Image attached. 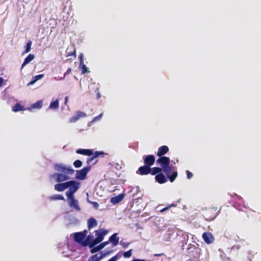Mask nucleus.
Instances as JSON below:
<instances>
[{"instance_id":"nucleus-23","label":"nucleus","mask_w":261,"mask_h":261,"mask_svg":"<svg viewBox=\"0 0 261 261\" xmlns=\"http://www.w3.org/2000/svg\"><path fill=\"white\" fill-rule=\"evenodd\" d=\"M188 250L189 251V253L195 252L196 254H199L201 251V249L196 247L194 245L190 244Z\"/></svg>"},{"instance_id":"nucleus-6","label":"nucleus","mask_w":261,"mask_h":261,"mask_svg":"<svg viewBox=\"0 0 261 261\" xmlns=\"http://www.w3.org/2000/svg\"><path fill=\"white\" fill-rule=\"evenodd\" d=\"M91 166H88L84 167L80 170H77L75 178L80 180H84L86 178L88 172L90 170Z\"/></svg>"},{"instance_id":"nucleus-12","label":"nucleus","mask_w":261,"mask_h":261,"mask_svg":"<svg viewBox=\"0 0 261 261\" xmlns=\"http://www.w3.org/2000/svg\"><path fill=\"white\" fill-rule=\"evenodd\" d=\"M156 162L162 167V169L170 165V159L165 156H160Z\"/></svg>"},{"instance_id":"nucleus-10","label":"nucleus","mask_w":261,"mask_h":261,"mask_svg":"<svg viewBox=\"0 0 261 261\" xmlns=\"http://www.w3.org/2000/svg\"><path fill=\"white\" fill-rule=\"evenodd\" d=\"M68 175V174L64 173H54L50 175V178H56V180L57 182H61L68 180L70 178Z\"/></svg>"},{"instance_id":"nucleus-29","label":"nucleus","mask_w":261,"mask_h":261,"mask_svg":"<svg viewBox=\"0 0 261 261\" xmlns=\"http://www.w3.org/2000/svg\"><path fill=\"white\" fill-rule=\"evenodd\" d=\"M42 107V101L38 100L35 103H33L32 106V108L33 109H40Z\"/></svg>"},{"instance_id":"nucleus-18","label":"nucleus","mask_w":261,"mask_h":261,"mask_svg":"<svg viewBox=\"0 0 261 261\" xmlns=\"http://www.w3.org/2000/svg\"><path fill=\"white\" fill-rule=\"evenodd\" d=\"M155 180L160 184H164L167 181L165 176L162 172H160L159 174L155 175Z\"/></svg>"},{"instance_id":"nucleus-36","label":"nucleus","mask_w":261,"mask_h":261,"mask_svg":"<svg viewBox=\"0 0 261 261\" xmlns=\"http://www.w3.org/2000/svg\"><path fill=\"white\" fill-rule=\"evenodd\" d=\"M78 120H79V118L75 114V115L73 116L71 118L69 119V122L70 123H74L76 122Z\"/></svg>"},{"instance_id":"nucleus-26","label":"nucleus","mask_w":261,"mask_h":261,"mask_svg":"<svg viewBox=\"0 0 261 261\" xmlns=\"http://www.w3.org/2000/svg\"><path fill=\"white\" fill-rule=\"evenodd\" d=\"M59 106V101L57 99L50 102L48 108L53 110H57L58 109Z\"/></svg>"},{"instance_id":"nucleus-28","label":"nucleus","mask_w":261,"mask_h":261,"mask_svg":"<svg viewBox=\"0 0 261 261\" xmlns=\"http://www.w3.org/2000/svg\"><path fill=\"white\" fill-rule=\"evenodd\" d=\"M50 200H65L64 197L61 195H54L49 197Z\"/></svg>"},{"instance_id":"nucleus-13","label":"nucleus","mask_w":261,"mask_h":261,"mask_svg":"<svg viewBox=\"0 0 261 261\" xmlns=\"http://www.w3.org/2000/svg\"><path fill=\"white\" fill-rule=\"evenodd\" d=\"M150 167L146 165L140 166L136 171V174L140 175H145L150 173Z\"/></svg>"},{"instance_id":"nucleus-41","label":"nucleus","mask_w":261,"mask_h":261,"mask_svg":"<svg viewBox=\"0 0 261 261\" xmlns=\"http://www.w3.org/2000/svg\"><path fill=\"white\" fill-rule=\"evenodd\" d=\"M109 244V241H107L104 242H102L99 245V246L100 247V249H102L104 247H105L106 245H108Z\"/></svg>"},{"instance_id":"nucleus-24","label":"nucleus","mask_w":261,"mask_h":261,"mask_svg":"<svg viewBox=\"0 0 261 261\" xmlns=\"http://www.w3.org/2000/svg\"><path fill=\"white\" fill-rule=\"evenodd\" d=\"M163 171L162 168L161 167H155L153 168L150 167V174L152 175H157L158 174H159L160 172H162Z\"/></svg>"},{"instance_id":"nucleus-30","label":"nucleus","mask_w":261,"mask_h":261,"mask_svg":"<svg viewBox=\"0 0 261 261\" xmlns=\"http://www.w3.org/2000/svg\"><path fill=\"white\" fill-rule=\"evenodd\" d=\"M32 44V41L31 40H29L27 42V44H26V45L25 46V50L23 53V54H27V53H29L30 51V50L31 49Z\"/></svg>"},{"instance_id":"nucleus-34","label":"nucleus","mask_w":261,"mask_h":261,"mask_svg":"<svg viewBox=\"0 0 261 261\" xmlns=\"http://www.w3.org/2000/svg\"><path fill=\"white\" fill-rule=\"evenodd\" d=\"M73 165L75 168H80L82 165V162L81 160H77L74 162Z\"/></svg>"},{"instance_id":"nucleus-48","label":"nucleus","mask_w":261,"mask_h":261,"mask_svg":"<svg viewBox=\"0 0 261 261\" xmlns=\"http://www.w3.org/2000/svg\"><path fill=\"white\" fill-rule=\"evenodd\" d=\"M121 244L124 247H126L128 245L129 243H121Z\"/></svg>"},{"instance_id":"nucleus-11","label":"nucleus","mask_w":261,"mask_h":261,"mask_svg":"<svg viewBox=\"0 0 261 261\" xmlns=\"http://www.w3.org/2000/svg\"><path fill=\"white\" fill-rule=\"evenodd\" d=\"M144 165L150 167L152 166L155 162V157L153 155H144L143 156Z\"/></svg>"},{"instance_id":"nucleus-45","label":"nucleus","mask_w":261,"mask_h":261,"mask_svg":"<svg viewBox=\"0 0 261 261\" xmlns=\"http://www.w3.org/2000/svg\"><path fill=\"white\" fill-rule=\"evenodd\" d=\"M71 68H68V69L67 70L66 72L65 73L62 79H63L64 78H65L66 75L67 74L70 73L71 72Z\"/></svg>"},{"instance_id":"nucleus-17","label":"nucleus","mask_w":261,"mask_h":261,"mask_svg":"<svg viewBox=\"0 0 261 261\" xmlns=\"http://www.w3.org/2000/svg\"><path fill=\"white\" fill-rule=\"evenodd\" d=\"M169 151V148L166 145L160 147L158 150L156 155L158 156H163L164 154Z\"/></svg>"},{"instance_id":"nucleus-19","label":"nucleus","mask_w":261,"mask_h":261,"mask_svg":"<svg viewBox=\"0 0 261 261\" xmlns=\"http://www.w3.org/2000/svg\"><path fill=\"white\" fill-rule=\"evenodd\" d=\"M119 239L117 237V233H115L112 234L110 238L108 241L111 242L114 246H116L119 243Z\"/></svg>"},{"instance_id":"nucleus-53","label":"nucleus","mask_w":261,"mask_h":261,"mask_svg":"<svg viewBox=\"0 0 261 261\" xmlns=\"http://www.w3.org/2000/svg\"><path fill=\"white\" fill-rule=\"evenodd\" d=\"M164 212H165V211L164 210V208L161 209V210H160V212L161 213H163Z\"/></svg>"},{"instance_id":"nucleus-9","label":"nucleus","mask_w":261,"mask_h":261,"mask_svg":"<svg viewBox=\"0 0 261 261\" xmlns=\"http://www.w3.org/2000/svg\"><path fill=\"white\" fill-rule=\"evenodd\" d=\"M87 231L85 230L83 232H76L74 234V241L78 243L81 244L83 245V242L84 241L86 237Z\"/></svg>"},{"instance_id":"nucleus-27","label":"nucleus","mask_w":261,"mask_h":261,"mask_svg":"<svg viewBox=\"0 0 261 261\" xmlns=\"http://www.w3.org/2000/svg\"><path fill=\"white\" fill-rule=\"evenodd\" d=\"M105 255V254H101L100 255H98V254H95L91 256V261H99Z\"/></svg>"},{"instance_id":"nucleus-47","label":"nucleus","mask_w":261,"mask_h":261,"mask_svg":"<svg viewBox=\"0 0 261 261\" xmlns=\"http://www.w3.org/2000/svg\"><path fill=\"white\" fill-rule=\"evenodd\" d=\"M117 255H115V256L112 257L111 258H110L108 261H116L117 259Z\"/></svg>"},{"instance_id":"nucleus-38","label":"nucleus","mask_w":261,"mask_h":261,"mask_svg":"<svg viewBox=\"0 0 261 261\" xmlns=\"http://www.w3.org/2000/svg\"><path fill=\"white\" fill-rule=\"evenodd\" d=\"M88 202L91 203L93 206L94 207V208L97 210L99 207V204L95 201H90L89 200H88Z\"/></svg>"},{"instance_id":"nucleus-32","label":"nucleus","mask_w":261,"mask_h":261,"mask_svg":"<svg viewBox=\"0 0 261 261\" xmlns=\"http://www.w3.org/2000/svg\"><path fill=\"white\" fill-rule=\"evenodd\" d=\"M80 68L81 70L82 73L83 74L87 73L89 72L88 68L83 63V64H80Z\"/></svg>"},{"instance_id":"nucleus-2","label":"nucleus","mask_w":261,"mask_h":261,"mask_svg":"<svg viewBox=\"0 0 261 261\" xmlns=\"http://www.w3.org/2000/svg\"><path fill=\"white\" fill-rule=\"evenodd\" d=\"M76 153L84 155H88L89 157L87 159L86 163L87 165H94L98 162L96 159L99 156H103L105 153L103 151H96L93 152L92 149H78L76 150Z\"/></svg>"},{"instance_id":"nucleus-40","label":"nucleus","mask_w":261,"mask_h":261,"mask_svg":"<svg viewBox=\"0 0 261 261\" xmlns=\"http://www.w3.org/2000/svg\"><path fill=\"white\" fill-rule=\"evenodd\" d=\"M102 116V114H100L98 116L95 117L92 120L91 122H94L99 120L101 118Z\"/></svg>"},{"instance_id":"nucleus-1","label":"nucleus","mask_w":261,"mask_h":261,"mask_svg":"<svg viewBox=\"0 0 261 261\" xmlns=\"http://www.w3.org/2000/svg\"><path fill=\"white\" fill-rule=\"evenodd\" d=\"M108 232L107 230L102 228L95 230L94 232L97 237L93 239V236L89 235L83 242V246H89L90 248H93L103 240L104 237L107 234Z\"/></svg>"},{"instance_id":"nucleus-4","label":"nucleus","mask_w":261,"mask_h":261,"mask_svg":"<svg viewBox=\"0 0 261 261\" xmlns=\"http://www.w3.org/2000/svg\"><path fill=\"white\" fill-rule=\"evenodd\" d=\"M163 171L167 175L170 182H173L177 176V172L171 165H168L163 169Z\"/></svg>"},{"instance_id":"nucleus-14","label":"nucleus","mask_w":261,"mask_h":261,"mask_svg":"<svg viewBox=\"0 0 261 261\" xmlns=\"http://www.w3.org/2000/svg\"><path fill=\"white\" fill-rule=\"evenodd\" d=\"M202 239L207 244L212 243L214 241V238L210 232H205L202 234Z\"/></svg>"},{"instance_id":"nucleus-52","label":"nucleus","mask_w":261,"mask_h":261,"mask_svg":"<svg viewBox=\"0 0 261 261\" xmlns=\"http://www.w3.org/2000/svg\"><path fill=\"white\" fill-rule=\"evenodd\" d=\"M234 195L237 197L238 199H240L242 198V197L240 196H239V195H237L236 194H234Z\"/></svg>"},{"instance_id":"nucleus-8","label":"nucleus","mask_w":261,"mask_h":261,"mask_svg":"<svg viewBox=\"0 0 261 261\" xmlns=\"http://www.w3.org/2000/svg\"><path fill=\"white\" fill-rule=\"evenodd\" d=\"M68 200V204L70 207L74 208L77 211H81V207L79 205L78 201L75 199L74 196H67Z\"/></svg>"},{"instance_id":"nucleus-5","label":"nucleus","mask_w":261,"mask_h":261,"mask_svg":"<svg viewBox=\"0 0 261 261\" xmlns=\"http://www.w3.org/2000/svg\"><path fill=\"white\" fill-rule=\"evenodd\" d=\"M68 182H69L68 188L69 189L66 192V195L67 196H74V193L79 189L80 184L75 180H70Z\"/></svg>"},{"instance_id":"nucleus-15","label":"nucleus","mask_w":261,"mask_h":261,"mask_svg":"<svg viewBox=\"0 0 261 261\" xmlns=\"http://www.w3.org/2000/svg\"><path fill=\"white\" fill-rule=\"evenodd\" d=\"M66 57H72L73 59L76 58V50L74 47L73 45L69 46L66 50Z\"/></svg>"},{"instance_id":"nucleus-50","label":"nucleus","mask_w":261,"mask_h":261,"mask_svg":"<svg viewBox=\"0 0 261 261\" xmlns=\"http://www.w3.org/2000/svg\"><path fill=\"white\" fill-rule=\"evenodd\" d=\"M68 100V96H66L65 98V105L67 104Z\"/></svg>"},{"instance_id":"nucleus-46","label":"nucleus","mask_w":261,"mask_h":261,"mask_svg":"<svg viewBox=\"0 0 261 261\" xmlns=\"http://www.w3.org/2000/svg\"><path fill=\"white\" fill-rule=\"evenodd\" d=\"M165 253H155V254H154L153 256H163V255H165Z\"/></svg>"},{"instance_id":"nucleus-43","label":"nucleus","mask_w":261,"mask_h":261,"mask_svg":"<svg viewBox=\"0 0 261 261\" xmlns=\"http://www.w3.org/2000/svg\"><path fill=\"white\" fill-rule=\"evenodd\" d=\"M175 206H176V204H175L172 203V204H170L169 206H166V207H165L164 208V210L166 211L167 210H168L170 207H175Z\"/></svg>"},{"instance_id":"nucleus-25","label":"nucleus","mask_w":261,"mask_h":261,"mask_svg":"<svg viewBox=\"0 0 261 261\" xmlns=\"http://www.w3.org/2000/svg\"><path fill=\"white\" fill-rule=\"evenodd\" d=\"M34 55L33 54H29L27 57L25 58L23 63L21 66V69L23 68V67L27 64H28L30 62L32 61L34 59Z\"/></svg>"},{"instance_id":"nucleus-51","label":"nucleus","mask_w":261,"mask_h":261,"mask_svg":"<svg viewBox=\"0 0 261 261\" xmlns=\"http://www.w3.org/2000/svg\"><path fill=\"white\" fill-rule=\"evenodd\" d=\"M132 261H146L145 259H134Z\"/></svg>"},{"instance_id":"nucleus-31","label":"nucleus","mask_w":261,"mask_h":261,"mask_svg":"<svg viewBox=\"0 0 261 261\" xmlns=\"http://www.w3.org/2000/svg\"><path fill=\"white\" fill-rule=\"evenodd\" d=\"M220 252V256L223 261H230L229 257H227L225 253L222 251L221 249H219Z\"/></svg>"},{"instance_id":"nucleus-44","label":"nucleus","mask_w":261,"mask_h":261,"mask_svg":"<svg viewBox=\"0 0 261 261\" xmlns=\"http://www.w3.org/2000/svg\"><path fill=\"white\" fill-rule=\"evenodd\" d=\"M187 178L190 179L193 176V174L189 171H187Z\"/></svg>"},{"instance_id":"nucleus-35","label":"nucleus","mask_w":261,"mask_h":261,"mask_svg":"<svg viewBox=\"0 0 261 261\" xmlns=\"http://www.w3.org/2000/svg\"><path fill=\"white\" fill-rule=\"evenodd\" d=\"M76 115L79 119L81 118L85 117L86 116V113L82 111H77L76 113Z\"/></svg>"},{"instance_id":"nucleus-33","label":"nucleus","mask_w":261,"mask_h":261,"mask_svg":"<svg viewBox=\"0 0 261 261\" xmlns=\"http://www.w3.org/2000/svg\"><path fill=\"white\" fill-rule=\"evenodd\" d=\"M43 76H44L43 74H38V75L35 76L33 77L34 80L32 81H31V82H30L29 84H31V85L33 84L37 81L41 79Z\"/></svg>"},{"instance_id":"nucleus-37","label":"nucleus","mask_w":261,"mask_h":261,"mask_svg":"<svg viewBox=\"0 0 261 261\" xmlns=\"http://www.w3.org/2000/svg\"><path fill=\"white\" fill-rule=\"evenodd\" d=\"M132 249H130L127 251L123 253V256L124 257L128 258L129 257L132 255Z\"/></svg>"},{"instance_id":"nucleus-21","label":"nucleus","mask_w":261,"mask_h":261,"mask_svg":"<svg viewBox=\"0 0 261 261\" xmlns=\"http://www.w3.org/2000/svg\"><path fill=\"white\" fill-rule=\"evenodd\" d=\"M88 227L89 230L93 228L97 225V222L94 218H90L88 220Z\"/></svg>"},{"instance_id":"nucleus-20","label":"nucleus","mask_w":261,"mask_h":261,"mask_svg":"<svg viewBox=\"0 0 261 261\" xmlns=\"http://www.w3.org/2000/svg\"><path fill=\"white\" fill-rule=\"evenodd\" d=\"M124 197V194H119L117 196L112 197L111 199V202L113 204H117L121 202L123 199Z\"/></svg>"},{"instance_id":"nucleus-42","label":"nucleus","mask_w":261,"mask_h":261,"mask_svg":"<svg viewBox=\"0 0 261 261\" xmlns=\"http://www.w3.org/2000/svg\"><path fill=\"white\" fill-rule=\"evenodd\" d=\"M79 59H80V64H83V63H84V56L82 54H81L80 55Z\"/></svg>"},{"instance_id":"nucleus-7","label":"nucleus","mask_w":261,"mask_h":261,"mask_svg":"<svg viewBox=\"0 0 261 261\" xmlns=\"http://www.w3.org/2000/svg\"><path fill=\"white\" fill-rule=\"evenodd\" d=\"M56 170L66 174H72L74 170L70 168H67L60 164H57L55 166Z\"/></svg>"},{"instance_id":"nucleus-39","label":"nucleus","mask_w":261,"mask_h":261,"mask_svg":"<svg viewBox=\"0 0 261 261\" xmlns=\"http://www.w3.org/2000/svg\"><path fill=\"white\" fill-rule=\"evenodd\" d=\"M100 250H101L100 247L98 246H96V247H93V248H91V252L92 253H94L95 252H96L98 251H99Z\"/></svg>"},{"instance_id":"nucleus-16","label":"nucleus","mask_w":261,"mask_h":261,"mask_svg":"<svg viewBox=\"0 0 261 261\" xmlns=\"http://www.w3.org/2000/svg\"><path fill=\"white\" fill-rule=\"evenodd\" d=\"M68 183L69 182L67 181L63 183L57 184L55 186V190L59 192L63 191L68 188Z\"/></svg>"},{"instance_id":"nucleus-22","label":"nucleus","mask_w":261,"mask_h":261,"mask_svg":"<svg viewBox=\"0 0 261 261\" xmlns=\"http://www.w3.org/2000/svg\"><path fill=\"white\" fill-rule=\"evenodd\" d=\"M25 109L24 107L21 105L19 103H16L12 108V111L14 112H17L19 111H24Z\"/></svg>"},{"instance_id":"nucleus-49","label":"nucleus","mask_w":261,"mask_h":261,"mask_svg":"<svg viewBox=\"0 0 261 261\" xmlns=\"http://www.w3.org/2000/svg\"><path fill=\"white\" fill-rule=\"evenodd\" d=\"M4 82V79L0 77V87L2 86Z\"/></svg>"},{"instance_id":"nucleus-3","label":"nucleus","mask_w":261,"mask_h":261,"mask_svg":"<svg viewBox=\"0 0 261 261\" xmlns=\"http://www.w3.org/2000/svg\"><path fill=\"white\" fill-rule=\"evenodd\" d=\"M218 212L217 207L206 208L203 212V216L206 220L210 221L217 216Z\"/></svg>"}]
</instances>
